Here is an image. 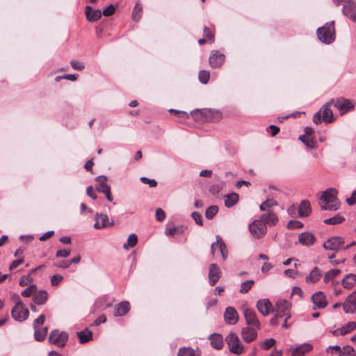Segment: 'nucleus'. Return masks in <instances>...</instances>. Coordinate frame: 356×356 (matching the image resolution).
<instances>
[{
  "label": "nucleus",
  "mask_w": 356,
  "mask_h": 356,
  "mask_svg": "<svg viewBox=\"0 0 356 356\" xmlns=\"http://www.w3.org/2000/svg\"><path fill=\"white\" fill-rule=\"evenodd\" d=\"M178 356H199L195 351L189 347H183L179 350Z\"/></svg>",
  "instance_id": "44"
},
{
  "label": "nucleus",
  "mask_w": 356,
  "mask_h": 356,
  "mask_svg": "<svg viewBox=\"0 0 356 356\" xmlns=\"http://www.w3.org/2000/svg\"><path fill=\"white\" fill-rule=\"evenodd\" d=\"M191 115L197 121L218 122L222 118L220 111L211 108L195 109Z\"/></svg>",
  "instance_id": "2"
},
{
  "label": "nucleus",
  "mask_w": 356,
  "mask_h": 356,
  "mask_svg": "<svg viewBox=\"0 0 356 356\" xmlns=\"http://www.w3.org/2000/svg\"><path fill=\"white\" fill-rule=\"evenodd\" d=\"M221 270L216 264H211L209 268V283L211 286H214L221 277Z\"/></svg>",
  "instance_id": "16"
},
{
  "label": "nucleus",
  "mask_w": 356,
  "mask_h": 356,
  "mask_svg": "<svg viewBox=\"0 0 356 356\" xmlns=\"http://www.w3.org/2000/svg\"><path fill=\"white\" fill-rule=\"evenodd\" d=\"M86 19L89 22H96L102 17V12L99 10H95L90 6L85 8Z\"/></svg>",
  "instance_id": "25"
},
{
  "label": "nucleus",
  "mask_w": 356,
  "mask_h": 356,
  "mask_svg": "<svg viewBox=\"0 0 356 356\" xmlns=\"http://www.w3.org/2000/svg\"><path fill=\"white\" fill-rule=\"evenodd\" d=\"M334 257H335V254H334L328 256L330 262L332 266H337L341 263H344V261H345L344 259H343V260L335 259H334Z\"/></svg>",
  "instance_id": "64"
},
{
  "label": "nucleus",
  "mask_w": 356,
  "mask_h": 356,
  "mask_svg": "<svg viewBox=\"0 0 356 356\" xmlns=\"http://www.w3.org/2000/svg\"><path fill=\"white\" fill-rule=\"evenodd\" d=\"M63 280V276L60 275H54L51 277V284L52 286H58Z\"/></svg>",
  "instance_id": "57"
},
{
  "label": "nucleus",
  "mask_w": 356,
  "mask_h": 356,
  "mask_svg": "<svg viewBox=\"0 0 356 356\" xmlns=\"http://www.w3.org/2000/svg\"><path fill=\"white\" fill-rule=\"evenodd\" d=\"M248 229L254 239L262 238L267 233V227L259 219L253 220L249 225Z\"/></svg>",
  "instance_id": "7"
},
{
  "label": "nucleus",
  "mask_w": 356,
  "mask_h": 356,
  "mask_svg": "<svg viewBox=\"0 0 356 356\" xmlns=\"http://www.w3.org/2000/svg\"><path fill=\"white\" fill-rule=\"evenodd\" d=\"M318 38L325 44H330L335 39L334 21L327 22L323 26L316 31Z\"/></svg>",
  "instance_id": "3"
},
{
  "label": "nucleus",
  "mask_w": 356,
  "mask_h": 356,
  "mask_svg": "<svg viewBox=\"0 0 356 356\" xmlns=\"http://www.w3.org/2000/svg\"><path fill=\"white\" fill-rule=\"evenodd\" d=\"M343 309L346 314H354L356 311V290L351 293L342 304Z\"/></svg>",
  "instance_id": "13"
},
{
  "label": "nucleus",
  "mask_w": 356,
  "mask_h": 356,
  "mask_svg": "<svg viewBox=\"0 0 356 356\" xmlns=\"http://www.w3.org/2000/svg\"><path fill=\"white\" fill-rule=\"evenodd\" d=\"M334 106L339 111L341 115L353 110L355 103L354 101L346 99L344 97H339L332 101Z\"/></svg>",
  "instance_id": "8"
},
{
  "label": "nucleus",
  "mask_w": 356,
  "mask_h": 356,
  "mask_svg": "<svg viewBox=\"0 0 356 356\" xmlns=\"http://www.w3.org/2000/svg\"><path fill=\"white\" fill-rule=\"evenodd\" d=\"M312 350V346L309 343H304L297 347L293 351V356H302Z\"/></svg>",
  "instance_id": "33"
},
{
  "label": "nucleus",
  "mask_w": 356,
  "mask_h": 356,
  "mask_svg": "<svg viewBox=\"0 0 356 356\" xmlns=\"http://www.w3.org/2000/svg\"><path fill=\"white\" fill-rule=\"evenodd\" d=\"M34 337L35 339L38 341H42L45 339V337L47 334L48 329L47 327L42 328H34Z\"/></svg>",
  "instance_id": "37"
},
{
  "label": "nucleus",
  "mask_w": 356,
  "mask_h": 356,
  "mask_svg": "<svg viewBox=\"0 0 356 356\" xmlns=\"http://www.w3.org/2000/svg\"><path fill=\"white\" fill-rule=\"evenodd\" d=\"M256 307L258 311L263 316H267L269 314L270 312V309L272 308V304L270 301L267 298L261 299L257 301Z\"/></svg>",
  "instance_id": "23"
},
{
  "label": "nucleus",
  "mask_w": 356,
  "mask_h": 356,
  "mask_svg": "<svg viewBox=\"0 0 356 356\" xmlns=\"http://www.w3.org/2000/svg\"><path fill=\"white\" fill-rule=\"evenodd\" d=\"M70 64L74 70H82L84 68V65L78 60H72Z\"/></svg>",
  "instance_id": "60"
},
{
  "label": "nucleus",
  "mask_w": 356,
  "mask_h": 356,
  "mask_svg": "<svg viewBox=\"0 0 356 356\" xmlns=\"http://www.w3.org/2000/svg\"><path fill=\"white\" fill-rule=\"evenodd\" d=\"M343 243L344 240L342 237L332 236L323 243V247L325 250L338 251L342 248Z\"/></svg>",
  "instance_id": "12"
},
{
  "label": "nucleus",
  "mask_w": 356,
  "mask_h": 356,
  "mask_svg": "<svg viewBox=\"0 0 356 356\" xmlns=\"http://www.w3.org/2000/svg\"><path fill=\"white\" fill-rule=\"evenodd\" d=\"M130 310L129 303L127 301H122L116 305L114 308L115 316H122L129 312Z\"/></svg>",
  "instance_id": "26"
},
{
  "label": "nucleus",
  "mask_w": 356,
  "mask_h": 356,
  "mask_svg": "<svg viewBox=\"0 0 356 356\" xmlns=\"http://www.w3.org/2000/svg\"><path fill=\"white\" fill-rule=\"evenodd\" d=\"M184 232L183 227H174L167 230V234L175 236L179 235Z\"/></svg>",
  "instance_id": "51"
},
{
  "label": "nucleus",
  "mask_w": 356,
  "mask_h": 356,
  "mask_svg": "<svg viewBox=\"0 0 356 356\" xmlns=\"http://www.w3.org/2000/svg\"><path fill=\"white\" fill-rule=\"evenodd\" d=\"M70 254V250L67 249L59 250L56 252V256L57 257L66 258Z\"/></svg>",
  "instance_id": "62"
},
{
  "label": "nucleus",
  "mask_w": 356,
  "mask_h": 356,
  "mask_svg": "<svg viewBox=\"0 0 356 356\" xmlns=\"http://www.w3.org/2000/svg\"><path fill=\"white\" fill-rule=\"evenodd\" d=\"M301 140L309 149H313L316 146V141L314 137H306V135L299 136Z\"/></svg>",
  "instance_id": "36"
},
{
  "label": "nucleus",
  "mask_w": 356,
  "mask_h": 356,
  "mask_svg": "<svg viewBox=\"0 0 356 356\" xmlns=\"http://www.w3.org/2000/svg\"><path fill=\"white\" fill-rule=\"evenodd\" d=\"M238 200V194L233 193L231 194H227L225 197V205L227 208H230L233 207Z\"/></svg>",
  "instance_id": "35"
},
{
  "label": "nucleus",
  "mask_w": 356,
  "mask_h": 356,
  "mask_svg": "<svg viewBox=\"0 0 356 356\" xmlns=\"http://www.w3.org/2000/svg\"><path fill=\"white\" fill-rule=\"evenodd\" d=\"M291 303L284 299H279L275 302V312H282L284 316H287V318H291L290 309Z\"/></svg>",
  "instance_id": "21"
},
{
  "label": "nucleus",
  "mask_w": 356,
  "mask_h": 356,
  "mask_svg": "<svg viewBox=\"0 0 356 356\" xmlns=\"http://www.w3.org/2000/svg\"><path fill=\"white\" fill-rule=\"evenodd\" d=\"M225 61V55L218 51H213L209 58V63L212 68H218L221 67Z\"/></svg>",
  "instance_id": "18"
},
{
  "label": "nucleus",
  "mask_w": 356,
  "mask_h": 356,
  "mask_svg": "<svg viewBox=\"0 0 356 356\" xmlns=\"http://www.w3.org/2000/svg\"><path fill=\"white\" fill-rule=\"evenodd\" d=\"M210 78V73L207 70H200L198 74V79L200 82L203 84H206L208 83Z\"/></svg>",
  "instance_id": "47"
},
{
  "label": "nucleus",
  "mask_w": 356,
  "mask_h": 356,
  "mask_svg": "<svg viewBox=\"0 0 356 356\" xmlns=\"http://www.w3.org/2000/svg\"><path fill=\"white\" fill-rule=\"evenodd\" d=\"M312 301L315 308L318 309H323L327 305L326 296L322 291H318L314 293L312 296Z\"/></svg>",
  "instance_id": "19"
},
{
  "label": "nucleus",
  "mask_w": 356,
  "mask_h": 356,
  "mask_svg": "<svg viewBox=\"0 0 356 356\" xmlns=\"http://www.w3.org/2000/svg\"><path fill=\"white\" fill-rule=\"evenodd\" d=\"M225 341L231 353L239 355L244 352V346L241 343L240 339L236 334L230 332L226 337Z\"/></svg>",
  "instance_id": "5"
},
{
  "label": "nucleus",
  "mask_w": 356,
  "mask_h": 356,
  "mask_svg": "<svg viewBox=\"0 0 356 356\" xmlns=\"http://www.w3.org/2000/svg\"><path fill=\"white\" fill-rule=\"evenodd\" d=\"M339 356H355V350L350 346H343L339 353Z\"/></svg>",
  "instance_id": "48"
},
{
  "label": "nucleus",
  "mask_w": 356,
  "mask_h": 356,
  "mask_svg": "<svg viewBox=\"0 0 356 356\" xmlns=\"http://www.w3.org/2000/svg\"><path fill=\"white\" fill-rule=\"evenodd\" d=\"M224 318L227 323L229 325H234L238 321V314L236 309L233 307H228L226 308Z\"/></svg>",
  "instance_id": "22"
},
{
  "label": "nucleus",
  "mask_w": 356,
  "mask_h": 356,
  "mask_svg": "<svg viewBox=\"0 0 356 356\" xmlns=\"http://www.w3.org/2000/svg\"><path fill=\"white\" fill-rule=\"evenodd\" d=\"M46 317L44 314H40L38 318L34 320L33 323V328L38 327L39 325H42L45 321Z\"/></svg>",
  "instance_id": "58"
},
{
  "label": "nucleus",
  "mask_w": 356,
  "mask_h": 356,
  "mask_svg": "<svg viewBox=\"0 0 356 356\" xmlns=\"http://www.w3.org/2000/svg\"><path fill=\"white\" fill-rule=\"evenodd\" d=\"M356 329V323L349 321L341 327L335 330L333 334L335 335H345Z\"/></svg>",
  "instance_id": "27"
},
{
  "label": "nucleus",
  "mask_w": 356,
  "mask_h": 356,
  "mask_svg": "<svg viewBox=\"0 0 356 356\" xmlns=\"http://www.w3.org/2000/svg\"><path fill=\"white\" fill-rule=\"evenodd\" d=\"M137 242H138V237H137L136 234L134 233L131 234L127 238V243H125L123 245V248L128 250L130 248H134L137 244Z\"/></svg>",
  "instance_id": "38"
},
{
  "label": "nucleus",
  "mask_w": 356,
  "mask_h": 356,
  "mask_svg": "<svg viewBox=\"0 0 356 356\" xmlns=\"http://www.w3.org/2000/svg\"><path fill=\"white\" fill-rule=\"evenodd\" d=\"M140 181L145 184H148L149 187L154 188L157 186V182L155 179H149L145 177H142L140 178Z\"/></svg>",
  "instance_id": "54"
},
{
  "label": "nucleus",
  "mask_w": 356,
  "mask_h": 356,
  "mask_svg": "<svg viewBox=\"0 0 356 356\" xmlns=\"http://www.w3.org/2000/svg\"><path fill=\"white\" fill-rule=\"evenodd\" d=\"M299 243L304 246H310L316 241L315 236L311 232H302L298 236Z\"/></svg>",
  "instance_id": "24"
},
{
  "label": "nucleus",
  "mask_w": 356,
  "mask_h": 356,
  "mask_svg": "<svg viewBox=\"0 0 356 356\" xmlns=\"http://www.w3.org/2000/svg\"><path fill=\"white\" fill-rule=\"evenodd\" d=\"M303 227V223L299 220H291L286 225L289 229H298Z\"/></svg>",
  "instance_id": "49"
},
{
  "label": "nucleus",
  "mask_w": 356,
  "mask_h": 356,
  "mask_svg": "<svg viewBox=\"0 0 356 356\" xmlns=\"http://www.w3.org/2000/svg\"><path fill=\"white\" fill-rule=\"evenodd\" d=\"M115 8V6L111 4L103 10L102 15H104L106 17L111 16L114 13Z\"/></svg>",
  "instance_id": "55"
},
{
  "label": "nucleus",
  "mask_w": 356,
  "mask_h": 356,
  "mask_svg": "<svg viewBox=\"0 0 356 356\" xmlns=\"http://www.w3.org/2000/svg\"><path fill=\"white\" fill-rule=\"evenodd\" d=\"M216 241L213 243L211 245V254L215 257L217 255L218 252H220L222 260L225 261L228 257V250L227 249L226 245L220 236L217 235L216 236Z\"/></svg>",
  "instance_id": "9"
},
{
  "label": "nucleus",
  "mask_w": 356,
  "mask_h": 356,
  "mask_svg": "<svg viewBox=\"0 0 356 356\" xmlns=\"http://www.w3.org/2000/svg\"><path fill=\"white\" fill-rule=\"evenodd\" d=\"M275 340L273 338L266 339L261 346L264 350H268L275 344Z\"/></svg>",
  "instance_id": "52"
},
{
  "label": "nucleus",
  "mask_w": 356,
  "mask_h": 356,
  "mask_svg": "<svg viewBox=\"0 0 356 356\" xmlns=\"http://www.w3.org/2000/svg\"><path fill=\"white\" fill-rule=\"evenodd\" d=\"M264 224H265L266 227H273L275 226L278 221L279 218L276 213H275L273 211L269 210L267 212L261 214L259 218Z\"/></svg>",
  "instance_id": "14"
},
{
  "label": "nucleus",
  "mask_w": 356,
  "mask_h": 356,
  "mask_svg": "<svg viewBox=\"0 0 356 356\" xmlns=\"http://www.w3.org/2000/svg\"><path fill=\"white\" fill-rule=\"evenodd\" d=\"M243 315L245 319V322L248 325L247 327H252L260 329L261 323L257 318L255 312L250 308H245L243 309Z\"/></svg>",
  "instance_id": "11"
},
{
  "label": "nucleus",
  "mask_w": 356,
  "mask_h": 356,
  "mask_svg": "<svg viewBox=\"0 0 356 356\" xmlns=\"http://www.w3.org/2000/svg\"><path fill=\"white\" fill-rule=\"evenodd\" d=\"M321 208L322 210L337 211L340 207L337 198V191L334 188H329L321 195Z\"/></svg>",
  "instance_id": "1"
},
{
  "label": "nucleus",
  "mask_w": 356,
  "mask_h": 356,
  "mask_svg": "<svg viewBox=\"0 0 356 356\" xmlns=\"http://www.w3.org/2000/svg\"><path fill=\"white\" fill-rule=\"evenodd\" d=\"M156 219L159 222H162L165 218V213L162 209H157L155 213Z\"/></svg>",
  "instance_id": "59"
},
{
  "label": "nucleus",
  "mask_w": 356,
  "mask_h": 356,
  "mask_svg": "<svg viewBox=\"0 0 356 356\" xmlns=\"http://www.w3.org/2000/svg\"><path fill=\"white\" fill-rule=\"evenodd\" d=\"M222 188V184H213L209 187V191L213 195H217Z\"/></svg>",
  "instance_id": "53"
},
{
  "label": "nucleus",
  "mask_w": 356,
  "mask_h": 356,
  "mask_svg": "<svg viewBox=\"0 0 356 356\" xmlns=\"http://www.w3.org/2000/svg\"><path fill=\"white\" fill-rule=\"evenodd\" d=\"M48 298V293L46 291H40L35 293L33 302L38 305H44Z\"/></svg>",
  "instance_id": "32"
},
{
  "label": "nucleus",
  "mask_w": 356,
  "mask_h": 356,
  "mask_svg": "<svg viewBox=\"0 0 356 356\" xmlns=\"http://www.w3.org/2000/svg\"><path fill=\"white\" fill-rule=\"evenodd\" d=\"M341 273L339 269H332L325 273L324 276V282H328L337 277Z\"/></svg>",
  "instance_id": "43"
},
{
  "label": "nucleus",
  "mask_w": 356,
  "mask_h": 356,
  "mask_svg": "<svg viewBox=\"0 0 356 356\" xmlns=\"http://www.w3.org/2000/svg\"><path fill=\"white\" fill-rule=\"evenodd\" d=\"M107 177L104 175H100L95 178V180L98 184L95 186V189L99 193H104L108 189L111 188V186L106 184Z\"/></svg>",
  "instance_id": "29"
},
{
  "label": "nucleus",
  "mask_w": 356,
  "mask_h": 356,
  "mask_svg": "<svg viewBox=\"0 0 356 356\" xmlns=\"http://www.w3.org/2000/svg\"><path fill=\"white\" fill-rule=\"evenodd\" d=\"M95 220L96 222L94 225L95 229H102L113 225V221L110 222L106 214L97 213L95 215Z\"/></svg>",
  "instance_id": "20"
},
{
  "label": "nucleus",
  "mask_w": 356,
  "mask_h": 356,
  "mask_svg": "<svg viewBox=\"0 0 356 356\" xmlns=\"http://www.w3.org/2000/svg\"><path fill=\"white\" fill-rule=\"evenodd\" d=\"M68 339V334L65 332H60L58 330H52L49 337V343L58 347H63Z\"/></svg>",
  "instance_id": "10"
},
{
  "label": "nucleus",
  "mask_w": 356,
  "mask_h": 356,
  "mask_svg": "<svg viewBox=\"0 0 356 356\" xmlns=\"http://www.w3.org/2000/svg\"><path fill=\"white\" fill-rule=\"evenodd\" d=\"M344 15L353 22H356V4L353 0H347L342 9Z\"/></svg>",
  "instance_id": "15"
},
{
  "label": "nucleus",
  "mask_w": 356,
  "mask_h": 356,
  "mask_svg": "<svg viewBox=\"0 0 356 356\" xmlns=\"http://www.w3.org/2000/svg\"><path fill=\"white\" fill-rule=\"evenodd\" d=\"M191 216L197 225H202V216L200 213L196 211L193 212Z\"/></svg>",
  "instance_id": "61"
},
{
  "label": "nucleus",
  "mask_w": 356,
  "mask_h": 356,
  "mask_svg": "<svg viewBox=\"0 0 356 356\" xmlns=\"http://www.w3.org/2000/svg\"><path fill=\"white\" fill-rule=\"evenodd\" d=\"M341 284L346 289H351L356 284V275L350 273L342 280Z\"/></svg>",
  "instance_id": "31"
},
{
  "label": "nucleus",
  "mask_w": 356,
  "mask_h": 356,
  "mask_svg": "<svg viewBox=\"0 0 356 356\" xmlns=\"http://www.w3.org/2000/svg\"><path fill=\"white\" fill-rule=\"evenodd\" d=\"M142 11V5L140 3H136L132 13V18L135 22H138L141 19Z\"/></svg>",
  "instance_id": "40"
},
{
  "label": "nucleus",
  "mask_w": 356,
  "mask_h": 356,
  "mask_svg": "<svg viewBox=\"0 0 356 356\" xmlns=\"http://www.w3.org/2000/svg\"><path fill=\"white\" fill-rule=\"evenodd\" d=\"M218 211V207L215 205L210 206L205 211V217L208 220H211L217 214Z\"/></svg>",
  "instance_id": "45"
},
{
  "label": "nucleus",
  "mask_w": 356,
  "mask_h": 356,
  "mask_svg": "<svg viewBox=\"0 0 356 356\" xmlns=\"http://www.w3.org/2000/svg\"><path fill=\"white\" fill-rule=\"evenodd\" d=\"M258 328L252 327H244L241 330V337L243 341L250 343L257 337Z\"/></svg>",
  "instance_id": "17"
},
{
  "label": "nucleus",
  "mask_w": 356,
  "mask_h": 356,
  "mask_svg": "<svg viewBox=\"0 0 356 356\" xmlns=\"http://www.w3.org/2000/svg\"><path fill=\"white\" fill-rule=\"evenodd\" d=\"M330 103L322 106L312 118L313 122L316 124H321L323 121L330 123L334 120L332 111L328 107Z\"/></svg>",
  "instance_id": "4"
},
{
  "label": "nucleus",
  "mask_w": 356,
  "mask_h": 356,
  "mask_svg": "<svg viewBox=\"0 0 356 356\" xmlns=\"http://www.w3.org/2000/svg\"><path fill=\"white\" fill-rule=\"evenodd\" d=\"M312 212L310 202L307 200L300 202L298 207V215L301 218L307 217Z\"/></svg>",
  "instance_id": "28"
},
{
  "label": "nucleus",
  "mask_w": 356,
  "mask_h": 356,
  "mask_svg": "<svg viewBox=\"0 0 356 356\" xmlns=\"http://www.w3.org/2000/svg\"><path fill=\"white\" fill-rule=\"evenodd\" d=\"M321 277V271L315 267L310 273V274L306 277L307 282H316Z\"/></svg>",
  "instance_id": "39"
},
{
  "label": "nucleus",
  "mask_w": 356,
  "mask_h": 356,
  "mask_svg": "<svg viewBox=\"0 0 356 356\" xmlns=\"http://www.w3.org/2000/svg\"><path fill=\"white\" fill-rule=\"evenodd\" d=\"M209 339L211 345L213 348L220 350L222 348L224 342L222 335L216 333L212 334L210 335Z\"/></svg>",
  "instance_id": "30"
},
{
  "label": "nucleus",
  "mask_w": 356,
  "mask_h": 356,
  "mask_svg": "<svg viewBox=\"0 0 356 356\" xmlns=\"http://www.w3.org/2000/svg\"><path fill=\"white\" fill-rule=\"evenodd\" d=\"M254 282V280H249L245 282H243L241 285V289L239 290L240 293H248L250 289L252 287Z\"/></svg>",
  "instance_id": "46"
},
{
  "label": "nucleus",
  "mask_w": 356,
  "mask_h": 356,
  "mask_svg": "<svg viewBox=\"0 0 356 356\" xmlns=\"http://www.w3.org/2000/svg\"><path fill=\"white\" fill-rule=\"evenodd\" d=\"M204 37L207 39L208 41L213 42L214 36L209 29L207 26L204 27Z\"/></svg>",
  "instance_id": "56"
},
{
  "label": "nucleus",
  "mask_w": 356,
  "mask_h": 356,
  "mask_svg": "<svg viewBox=\"0 0 356 356\" xmlns=\"http://www.w3.org/2000/svg\"><path fill=\"white\" fill-rule=\"evenodd\" d=\"M344 218L339 213L334 217L324 220L323 222L327 225H337L344 221Z\"/></svg>",
  "instance_id": "42"
},
{
  "label": "nucleus",
  "mask_w": 356,
  "mask_h": 356,
  "mask_svg": "<svg viewBox=\"0 0 356 356\" xmlns=\"http://www.w3.org/2000/svg\"><path fill=\"white\" fill-rule=\"evenodd\" d=\"M36 285L32 284L22 292V296L26 298L31 297L33 294L36 293Z\"/></svg>",
  "instance_id": "50"
},
{
  "label": "nucleus",
  "mask_w": 356,
  "mask_h": 356,
  "mask_svg": "<svg viewBox=\"0 0 356 356\" xmlns=\"http://www.w3.org/2000/svg\"><path fill=\"white\" fill-rule=\"evenodd\" d=\"M277 205V202L273 199H267L262 204H260L259 209L262 211H268L269 209L273 206Z\"/></svg>",
  "instance_id": "41"
},
{
  "label": "nucleus",
  "mask_w": 356,
  "mask_h": 356,
  "mask_svg": "<svg viewBox=\"0 0 356 356\" xmlns=\"http://www.w3.org/2000/svg\"><path fill=\"white\" fill-rule=\"evenodd\" d=\"M11 315L15 321L19 322H22L26 320L29 317V312L24 307L19 296H17V301L16 305L13 307L11 310Z\"/></svg>",
  "instance_id": "6"
},
{
  "label": "nucleus",
  "mask_w": 356,
  "mask_h": 356,
  "mask_svg": "<svg viewBox=\"0 0 356 356\" xmlns=\"http://www.w3.org/2000/svg\"><path fill=\"white\" fill-rule=\"evenodd\" d=\"M77 337L81 343H86L92 339V333L88 328L77 332Z\"/></svg>",
  "instance_id": "34"
},
{
  "label": "nucleus",
  "mask_w": 356,
  "mask_h": 356,
  "mask_svg": "<svg viewBox=\"0 0 356 356\" xmlns=\"http://www.w3.org/2000/svg\"><path fill=\"white\" fill-rule=\"evenodd\" d=\"M346 202L350 206L356 204V190L352 193L351 196L350 197L346 199Z\"/></svg>",
  "instance_id": "63"
}]
</instances>
